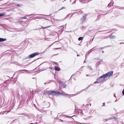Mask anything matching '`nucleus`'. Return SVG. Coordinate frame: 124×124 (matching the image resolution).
<instances>
[{
    "instance_id": "f257e3e1",
    "label": "nucleus",
    "mask_w": 124,
    "mask_h": 124,
    "mask_svg": "<svg viewBox=\"0 0 124 124\" xmlns=\"http://www.w3.org/2000/svg\"><path fill=\"white\" fill-rule=\"evenodd\" d=\"M113 72L110 71L108 72L106 74H104L100 77V78H109L111 76H112L113 73Z\"/></svg>"
},
{
    "instance_id": "f03ea898",
    "label": "nucleus",
    "mask_w": 124,
    "mask_h": 124,
    "mask_svg": "<svg viewBox=\"0 0 124 124\" xmlns=\"http://www.w3.org/2000/svg\"><path fill=\"white\" fill-rule=\"evenodd\" d=\"M48 92L49 95L51 94L53 95H59V93H60V92L58 91H50Z\"/></svg>"
},
{
    "instance_id": "7ed1b4c3",
    "label": "nucleus",
    "mask_w": 124,
    "mask_h": 124,
    "mask_svg": "<svg viewBox=\"0 0 124 124\" xmlns=\"http://www.w3.org/2000/svg\"><path fill=\"white\" fill-rule=\"evenodd\" d=\"M39 53L38 52H35L29 55V58H33L37 55H38Z\"/></svg>"
},
{
    "instance_id": "20e7f679",
    "label": "nucleus",
    "mask_w": 124,
    "mask_h": 124,
    "mask_svg": "<svg viewBox=\"0 0 124 124\" xmlns=\"http://www.w3.org/2000/svg\"><path fill=\"white\" fill-rule=\"evenodd\" d=\"M102 78H100V77L99 78H97V82H95L94 83H99L101 81V80L100 79Z\"/></svg>"
},
{
    "instance_id": "39448f33",
    "label": "nucleus",
    "mask_w": 124,
    "mask_h": 124,
    "mask_svg": "<svg viewBox=\"0 0 124 124\" xmlns=\"http://www.w3.org/2000/svg\"><path fill=\"white\" fill-rule=\"evenodd\" d=\"M109 36L110 38L112 39H114L116 38V37L115 36L112 35H109Z\"/></svg>"
},
{
    "instance_id": "423d86ee",
    "label": "nucleus",
    "mask_w": 124,
    "mask_h": 124,
    "mask_svg": "<svg viewBox=\"0 0 124 124\" xmlns=\"http://www.w3.org/2000/svg\"><path fill=\"white\" fill-rule=\"evenodd\" d=\"M6 40V39L0 38V42H3L5 41Z\"/></svg>"
},
{
    "instance_id": "0eeeda50",
    "label": "nucleus",
    "mask_w": 124,
    "mask_h": 124,
    "mask_svg": "<svg viewBox=\"0 0 124 124\" xmlns=\"http://www.w3.org/2000/svg\"><path fill=\"white\" fill-rule=\"evenodd\" d=\"M55 69L56 70L59 71L60 70V68L58 67H55Z\"/></svg>"
},
{
    "instance_id": "6e6552de",
    "label": "nucleus",
    "mask_w": 124,
    "mask_h": 124,
    "mask_svg": "<svg viewBox=\"0 0 124 124\" xmlns=\"http://www.w3.org/2000/svg\"><path fill=\"white\" fill-rule=\"evenodd\" d=\"M59 93V94H61L62 96H64L65 95H68V94H65V93H61L60 92Z\"/></svg>"
},
{
    "instance_id": "1a4fd4ad",
    "label": "nucleus",
    "mask_w": 124,
    "mask_h": 124,
    "mask_svg": "<svg viewBox=\"0 0 124 124\" xmlns=\"http://www.w3.org/2000/svg\"><path fill=\"white\" fill-rule=\"evenodd\" d=\"M51 26L50 25V26H47V27H42L40 28H39V29H45V28H49V27H50Z\"/></svg>"
},
{
    "instance_id": "9d476101",
    "label": "nucleus",
    "mask_w": 124,
    "mask_h": 124,
    "mask_svg": "<svg viewBox=\"0 0 124 124\" xmlns=\"http://www.w3.org/2000/svg\"><path fill=\"white\" fill-rule=\"evenodd\" d=\"M85 16H83V17L81 19V21H83L85 20Z\"/></svg>"
},
{
    "instance_id": "9b49d317",
    "label": "nucleus",
    "mask_w": 124,
    "mask_h": 124,
    "mask_svg": "<svg viewBox=\"0 0 124 124\" xmlns=\"http://www.w3.org/2000/svg\"><path fill=\"white\" fill-rule=\"evenodd\" d=\"M83 39V37H79L78 39V40L79 41H80V40H82Z\"/></svg>"
},
{
    "instance_id": "f8f14e48",
    "label": "nucleus",
    "mask_w": 124,
    "mask_h": 124,
    "mask_svg": "<svg viewBox=\"0 0 124 124\" xmlns=\"http://www.w3.org/2000/svg\"><path fill=\"white\" fill-rule=\"evenodd\" d=\"M62 87L63 88H65L66 85L64 84H62Z\"/></svg>"
},
{
    "instance_id": "ddd939ff",
    "label": "nucleus",
    "mask_w": 124,
    "mask_h": 124,
    "mask_svg": "<svg viewBox=\"0 0 124 124\" xmlns=\"http://www.w3.org/2000/svg\"><path fill=\"white\" fill-rule=\"evenodd\" d=\"M5 15V13H3L2 14H0V17L4 16Z\"/></svg>"
},
{
    "instance_id": "4468645a",
    "label": "nucleus",
    "mask_w": 124,
    "mask_h": 124,
    "mask_svg": "<svg viewBox=\"0 0 124 124\" xmlns=\"http://www.w3.org/2000/svg\"><path fill=\"white\" fill-rule=\"evenodd\" d=\"M89 53H88L87 54H86V55H85V60H86V58L88 57V54H89Z\"/></svg>"
},
{
    "instance_id": "2eb2a0df",
    "label": "nucleus",
    "mask_w": 124,
    "mask_h": 124,
    "mask_svg": "<svg viewBox=\"0 0 124 124\" xmlns=\"http://www.w3.org/2000/svg\"><path fill=\"white\" fill-rule=\"evenodd\" d=\"M87 67L89 68V69H90V70H93L92 69V68L90 66H88Z\"/></svg>"
},
{
    "instance_id": "dca6fc26",
    "label": "nucleus",
    "mask_w": 124,
    "mask_h": 124,
    "mask_svg": "<svg viewBox=\"0 0 124 124\" xmlns=\"http://www.w3.org/2000/svg\"><path fill=\"white\" fill-rule=\"evenodd\" d=\"M21 18L26 19L27 18L26 16H24V17H21Z\"/></svg>"
},
{
    "instance_id": "f3484780",
    "label": "nucleus",
    "mask_w": 124,
    "mask_h": 124,
    "mask_svg": "<svg viewBox=\"0 0 124 124\" xmlns=\"http://www.w3.org/2000/svg\"><path fill=\"white\" fill-rule=\"evenodd\" d=\"M65 8L64 7H62L59 10H61V9H65Z\"/></svg>"
},
{
    "instance_id": "a211bd4d",
    "label": "nucleus",
    "mask_w": 124,
    "mask_h": 124,
    "mask_svg": "<svg viewBox=\"0 0 124 124\" xmlns=\"http://www.w3.org/2000/svg\"><path fill=\"white\" fill-rule=\"evenodd\" d=\"M122 94L124 96V89H123L122 92Z\"/></svg>"
},
{
    "instance_id": "6ab92c4d",
    "label": "nucleus",
    "mask_w": 124,
    "mask_h": 124,
    "mask_svg": "<svg viewBox=\"0 0 124 124\" xmlns=\"http://www.w3.org/2000/svg\"><path fill=\"white\" fill-rule=\"evenodd\" d=\"M115 117H112L111 118H109V119H115Z\"/></svg>"
},
{
    "instance_id": "aec40b11",
    "label": "nucleus",
    "mask_w": 124,
    "mask_h": 124,
    "mask_svg": "<svg viewBox=\"0 0 124 124\" xmlns=\"http://www.w3.org/2000/svg\"><path fill=\"white\" fill-rule=\"evenodd\" d=\"M57 81L58 82L60 83L61 84L62 82L61 81H60V80H57Z\"/></svg>"
},
{
    "instance_id": "412c9836",
    "label": "nucleus",
    "mask_w": 124,
    "mask_h": 124,
    "mask_svg": "<svg viewBox=\"0 0 124 124\" xmlns=\"http://www.w3.org/2000/svg\"><path fill=\"white\" fill-rule=\"evenodd\" d=\"M80 0V2H83L82 1L83 0Z\"/></svg>"
},
{
    "instance_id": "4be33fe9",
    "label": "nucleus",
    "mask_w": 124,
    "mask_h": 124,
    "mask_svg": "<svg viewBox=\"0 0 124 124\" xmlns=\"http://www.w3.org/2000/svg\"><path fill=\"white\" fill-rule=\"evenodd\" d=\"M46 69H44L43 70H46Z\"/></svg>"
},
{
    "instance_id": "5701e85b",
    "label": "nucleus",
    "mask_w": 124,
    "mask_h": 124,
    "mask_svg": "<svg viewBox=\"0 0 124 124\" xmlns=\"http://www.w3.org/2000/svg\"><path fill=\"white\" fill-rule=\"evenodd\" d=\"M17 6H19V4H17Z\"/></svg>"
},
{
    "instance_id": "b1692460",
    "label": "nucleus",
    "mask_w": 124,
    "mask_h": 124,
    "mask_svg": "<svg viewBox=\"0 0 124 124\" xmlns=\"http://www.w3.org/2000/svg\"><path fill=\"white\" fill-rule=\"evenodd\" d=\"M60 48H56V49H60Z\"/></svg>"
},
{
    "instance_id": "393cba45",
    "label": "nucleus",
    "mask_w": 124,
    "mask_h": 124,
    "mask_svg": "<svg viewBox=\"0 0 124 124\" xmlns=\"http://www.w3.org/2000/svg\"><path fill=\"white\" fill-rule=\"evenodd\" d=\"M49 68L51 69H52V68L51 67H50Z\"/></svg>"
},
{
    "instance_id": "a878e982",
    "label": "nucleus",
    "mask_w": 124,
    "mask_h": 124,
    "mask_svg": "<svg viewBox=\"0 0 124 124\" xmlns=\"http://www.w3.org/2000/svg\"><path fill=\"white\" fill-rule=\"evenodd\" d=\"M114 97H116V96H115V94L114 95Z\"/></svg>"
},
{
    "instance_id": "bb28decb",
    "label": "nucleus",
    "mask_w": 124,
    "mask_h": 124,
    "mask_svg": "<svg viewBox=\"0 0 124 124\" xmlns=\"http://www.w3.org/2000/svg\"><path fill=\"white\" fill-rule=\"evenodd\" d=\"M85 60L84 61V62H85Z\"/></svg>"
},
{
    "instance_id": "cd10ccee",
    "label": "nucleus",
    "mask_w": 124,
    "mask_h": 124,
    "mask_svg": "<svg viewBox=\"0 0 124 124\" xmlns=\"http://www.w3.org/2000/svg\"><path fill=\"white\" fill-rule=\"evenodd\" d=\"M79 56V55H78V54L77 55V56Z\"/></svg>"
},
{
    "instance_id": "c85d7f7f",
    "label": "nucleus",
    "mask_w": 124,
    "mask_h": 124,
    "mask_svg": "<svg viewBox=\"0 0 124 124\" xmlns=\"http://www.w3.org/2000/svg\"><path fill=\"white\" fill-rule=\"evenodd\" d=\"M102 53H104V51H102Z\"/></svg>"
},
{
    "instance_id": "c756f323",
    "label": "nucleus",
    "mask_w": 124,
    "mask_h": 124,
    "mask_svg": "<svg viewBox=\"0 0 124 124\" xmlns=\"http://www.w3.org/2000/svg\"><path fill=\"white\" fill-rule=\"evenodd\" d=\"M75 2H76V1H74V3H75Z\"/></svg>"
},
{
    "instance_id": "7c9ffc66",
    "label": "nucleus",
    "mask_w": 124,
    "mask_h": 124,
    "mask_svg": "<svg viewBox=\"0 0 124 124\" xmlns=\"http://www.w3.org/2000/svg\"><path fill=\"white\" fill-rule=\"evenodd\" d=\"M62 26H60V27H62Z\"/></svg>"
},
{
    "instance_id": "2f4dec72",
    "label": "nucleus",
    "mask_w": 124,
    "mask_h": 124,
    "mask_svg": "<svg viewBox=\"0 0 124 124\" xmlns=\"http://www.w3.org/2000/svg\"><path fill=\"white\" fill-rule=\"evenodd\" d=\"M52 45H50L49 46H50Z\"/></svg>"
},
{
    "instance_id": "473e14b6",
    "label": "nucleus",
    "mask_w": 124,
    "mask_h": 124,
    "mask_svg": "<svg viewBox=\"0 0 124 124\" xmlns=\"http://www.w3.org/2000/svg\"><path fill=\"white\" fill-rule=\"evenodd\" d=\"M71 0H70V2H71Z\"/></svg>"
},
{
    "instance_id": "72a5a7b5",
    "label": "nucleus",
    "mask_w": 124,
    "mask_h": 124,
    "mask_svg": "<svg viewBox=\"0 0 124 124\" xmlns=\"http://www.w3.org/2000/svg\"><path fill=\"white\" fill-rule=\"evenodd\" d=\"M88 75H86V76H87Z\"/></svg>"
},
{
    "instance_id": "f704fd0d",
    "label": "nucleus",
    "mask_w": 124,
    "mask_h": 124,
    "mask_svg": "<svg viewBox=\"0 0 124 124\" xmlns=\"http://www.w3.org/2000/svg\"><path fill=\"white\" fill-rule=\"evenodd\" d=\"M61 121H62V120H61Z\"/></svg>"
},
{
    "instance_id": "c9c22d12",
    "label": "nucleus",
    "mask_w": 124,
    "mask_h": 124,
    "mask_svg": "<svg viewBox=\"0 0 124 124\" xmlns=\"http://www.w3.org/2000/svg\"><path fill=\"white\" fill-rule=\"evenodd\" d=\"M46 84V83H44V84Z\"/></svg>"
},
{
    "instance_id": "e433bc0d",
    "label": "nucleus",
    "mask_w": 124,
    "mask_h": 124,
    "mask_svg": "<svg viewBox=\"0 0 124 124\" xmlns=\"http://www.w3.org/2000/svg\"><path fill=\"white\" fill-rule=\"evenodd\" d=\"M103 104H104V103H103Z\"/></svg>"
},
{
    "instance_id": "4c0bfd02",
    "label": "nucleus",
    "mask_w": 124,
    "mask_h": 124,
    "mask_svg": "<svg viewBox=\"0 0 124 124\" xmlns=\"http://www.w3.org/2000/svg\"><path fill=\"white\" fill-rule=\"evenodd\" d=\"M84 3H86V2H84Z\"/></svg>"
}]
</instances>
